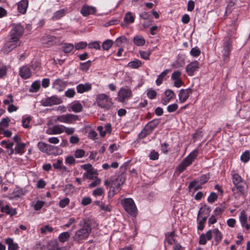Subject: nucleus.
<instances>
[{
  "label": "nucleus",
  "mask_w": 250,
  "mask_h": 250,
  "mask_svg": "<svg viewBox=\"0 0 250 250\" xmlns=\"http://www.w3.org/2000/svg\"><path fill=\"white\" fill-rule=\"evenodd\" d=\"M231 176L233 185L244 181L241 177L234 171H232Z\"/></svg>",
  "instance_id": "nucleus-32"
},
{
  "label": "nucleus",
  "mask_w": 250,
  "mask_h": 250,
  "mask_svg": "<svg viewBox=\"0 0 250 250\" xmlns=\"http://www.w3.org/2000/svg\"><path fill=\"white\" fill-rule=\"evenodd\" d=\"M62 102L61 98L56 96H53L47 98L41 101L42 104L44 106H52L55 104H58Z\"/></svg>",
  "instance_id": "nucleus-10"
},
{
  "label": "nucleus",
  "mask_w": 250,
  "mask_h": 250,
  "mask_svg": "<svg viewBox=\"0 0 250 250\" xmlns=\"http://www.w3.org/2000/svg\"><path fill=\"white\" fill-rule=\"evenodd\" d=\"M181 75V72L180 71H175L172 74L171 79L173 80L180 79Z\"/></svg>",
  "instance_id": "nucleus-64"
},
{
  "label": "nucleus",
  "mask_w": 250,
  "mask_h": 250,
  "mask_svg": "<svg viewBox=\"0 0 250 250\" xmlns=\"http://www.w3.org/2000/svg\"><path fill=\"white\" fill-rule=\"evenodd\" d=\"M232 48V41L230 37L226 38L223 42V49L222 50L223 57L225 61L229 56Z\"/></svg>",
  "instance_id": "nucleus-7"
},
{
  "label": "nucleus",
  "mask_w": 250,
  "mask_h": 250,
  "mask_svg": "<svg viewBox=\"0 0 250 250\" xmlns=\"http://www.w3.org/2000/svg\"><path fill=\"white\" fill-rule=\"evenodd\" d=\"M200 218H202V219L198 220V229L202 230L204 228V224L206 223L207 218L206 217H200Z\"/></svg>",
  "instance_id": "nucleus-47"
},
{
  "label": "nucleus",
  "mask_w": 250,
  "mask_h": 250,
  "mask_svg": "<svg viewBox=\"0 0 250 250\" xmlns=\"http://www.w3.org/2000/svg\"><path fill=\"white\" fill-rule=\"evenodd\" d=\"M1 211L2 212L6 213L10 216H13L17 213L15 208H10L9 206L6 205L5 206L1 208Z\"/></svg>",
  "instance_id": "nucleus-25"
},
{
  "label": "nucleus",
  "mask_w": 250,
  "mask_h": 250,
  "mask_svg": "<svg viewBox=\"0 0 250 250\" xmlns=\"http://www.w3.org/2000/svg\"><path fill=\"white\" fill-rule=\"evenodd\" d=\"M198 181L197 180H194L191 182L188 186V188L191 189L192 188H194V191H196L199 189L202 188V185H197L198 183Z\"/></svg>",
  "instance_id": "nucleus-36"
},
{
  "label": "nucleus",
  "mask_w": 250,
  "mask_h": 250,
  "mask_svg": "<svg viewBox=\"0 0 250 250\" xmlns=\"http://www.w3.org/2000/svg\"><path fill=\"white\" fill-rule=\"evenodd\" d=\"M71 109L74 112H80L83 109L82 104L80 102L75 103L71 106Z\"/></svg>",
  "instance_id": "nucleus-34"
},
{
  "label": "nucleus",
  "mask_w": 250,
  "mask_h": 250,
  "mask_svg": "<svg viewBox=\"0 0 250 250\" xmlns=\"http://www.w3.org/2000/svg\"><path fill=\"white\" fill-rule=\"evenodd\" d=\"M65 11L64 9H62L56 12L53 16L52 17V19L53 20H59L64 16L65 14Z\"/></svg>",
  "instance_id": "nucleus-39"
},
{
  "label": "nucleus",
  "mask_w": 250,
  "mask_h": 250,
  "mask_svg": "<svg viewBox=\"0 0 250 250\" xmlns=\"http://www.w3.org/2000/svg\"><path fill=\"white\" fill-rule=\"evenodd\" d=\"M121 185H122L115 180L111 182V186L113 188V191L114 194L117 193L120 190Z\"/></svg>",
  "instance_id": "nucleus-38"
},
{
  "label": "nucleus",
  "mask_w": 250,
  "mask_h": 250,
  "mask_svg": "<svg viewBox=\"0 0 250 250\" xmlns=\"http://www.w3.org/2000/svg\"><path fill=\"white\" fill-rule=\"evenodd\" d=\"M190 53L193 57H198L200 55L201 51L199 48L194 47L191 49Z\"/></svg>",
  "instance_id": "nucleus-58"
},
{
  "label": "nucleus",
  "mask_w": 250,
  "mask_h": 250,
  "mask_svg": "<svg viewBox=\"0 0 250 250\" xmlns=\"http://www.w3.org/2000/svg\"><path fill=\"white\" fill-rule=\"evenodd\" d=\"M23 27L20 24H14L10 32V37L17 38L18 40H20V38L23 33Z\"/></svg>",
  "instance_id": "nucleus-9"
},
{
  "label": "nucleus",
  "mask_w": 250,
  "mask_h": 250,
  "mask_svg": "<svg viewBox=\"0 0 250 250\" xmlns=\"http://www.w3.org/2000/svg\"><path fill=\"white\" fill-rule=\"evenodd\" d=\"M212 238L211 230L208 231L206 234H202L200 236L199 243L201 245H205L207 241L210 240Z\"/></svg>",
  "instance_id": "nucleus-19"
},
{
  "label": "nucleus",
  "mask_w": 250,
  "mask_h": 250,
  "mask_svg": "<svg viewBox=\"0 0 250 250\" xmlns=\"http://www.w3.org/2000/svg\"><path fill=\"white\" fill-rule=\"evenodd\" d=\"M79 120V116L72 114H67L58 116L56 121L67 124H73Z\"/></svg>",
  "instance_id": "nucleus-6"
},
{
  "label": "nucleus",
  "mask_w": 250,
  "mask_h": 250,
  "mask_svg": "<svg viewBox=\"0 0 250 250\" xmlns=\"http://www.w3.org/2000/svg\"><path fill=\"white\" fill-rule=\"evenodd\" d=\"M139 53L142 59L146 60H149V56L151 54V51L149 50L147 51L140 50Z\"/></svg>",
  "instance_id": "nucleus-42"
},
{
  "label": "nucleus",
  "mask_w": 250,
  "mask_h": 250,
  "mask_svg": "<svg viewBox=\"0 0 250 250\" xmlns=\"http://www.w3.org/2000/svg\"><path fill=\"white\" fill-rule=\"evenodd\" d=\"M142 63L141 61L138 60H135L133 61L130 62L128 63V66L131 68H138L141 66Z\"/></svg>",
  "instance_id": "nucleus-35"
},
{
  "label": "nucleus",
  "mask_w": 250,
  "mask_h": 250,
  "mask_svg": "<svg viewBox=\"0 0 250 250\" xmlns=\"http://www.w3.org/2000/svg\"><path fill=\"white\" fill-rule=\"evenodd\" d=\"M193 92L191 88L182 89L180 90L178 96L181 103L185 102L188 98L189 95Z\"/></svg>",
  "instance_id": "nucleus-13"
},
{
  "label": "nucleus",
  "mask_w": 250,
  "mask_h": 250,
  "mask_svg": "<svg viewBox=\"0 0 250 250\" xmlns=\"http://www.w3.org/2000/svg\"><path fill=\"white\" fill-rule=\"evenodd\" d=\"M178 108V105L176 104H173L169 105L167 107V110L168 112H173L176 111Z\"/></svg>",
  "instance_id": "nucleus-62"
},
{
  "label": "nucleus",
  "mask_w": 250,
  "mask_h": 250,
  "mask_svg": "<svg viewBox=\"0 0 250 250\" xmlns=\"http://www.w3.org/2000/svg\"><path fill=\"white\" fill-rule=\"evenodd\" d=\"M25 147V144L24 143L16 144L15 147V153L22 154L24 152Z\"/></svg>",
  "instance_id": "nucleus-31"
},
{
  "label": "nucleus",
  "mask_w": 250,
  "mask_h": 250,
  "mask_svg": "<svg viewBox=\"0 0 250 250\" xmlns=\"http://www.w3.org/2000/svg\"><path fill=\"white\" fill-rule=\"evenodd\" d=\"M53 230V228L48 225H45L41 229V231L42 233L45 234L47 231L51 232Z\"/></svg>",
  "instance_id": "nucleus-60"
},
{
  "label": "nucleus",
  "mask_w": 250,
  "mask_h": 250,
  "mask_svg": "<svg viewBox=\"0 0 250 250\" xmlns=\"http://www.w3.org/2000/svg\"><path fill=\"white\" fill-rule=\"evenodd\" d=\"M19 75L21 78L27 79L31 77L32 72L27 65H24L20 68Z\"/></svg>",
  "instance_id": "nucleus-15"
},
{
  "label": "nucleus",
  "mask_w": 250,
  "mask_h": 250,
  "mask_svg": "<svg viewBox=\"0 0 250 250\" xmlns=\"http://www.w3.org/2000/svg\"><path fill=\"white\" fill-rule=\"evenodd\" d=\"M97 105L102 108L109 110L113 105L111 99L105 94H100L97 96Z\"/></svg>",
  "instance_id": "nucleus-3"
},
{
  "label": "nucleus",
  "mask_w": 250,
  "mask_h": 250,
  "mask_svg": "<svg viewBox=\"0 0 250 250\" xmlns=\"http://www.w3.org/2000/svg\"><path fill=\"white\" fill-rule=\"evenodd\" d=\"M132 96L131 90L128 88H121L118 93V101L121 103H124Z\"/></svg>",
  "instance_id": "nucleus-8"
},
{
  "label": "nucleus",
  "mask_w": 250,
  "mask_h": 250,
  "mask_svg": "<svg viewBox=\"0 0 250 250\" xmlns=\"http://www.w3.org/2000/svg\"><path fill=\"white\" fill-rule=\"evenodd\" d=\"M134 44L137 46H143L145 44L146 41L141 36H136L133 38Z\"/></svg>",
  "instance_id": "nucleus-28"
},
{
  "label": "nucleus",
  "mask_w": 250,
  "mask_h": 250,
  "mask_svg": "<svg viewBox=\"0 0 250 250\" xmlns=\"http://www.w3.org/2000/svg\"><path fill=\"white\" fill-rule=\"evenodd\" d=\"M74 45L71 43H66L63 44L62 49L64 53H68L70 52L74 48Z\"/></svg>",
  "instance_id": "nucleus-41"
},
{
  "label": "nucleus",
  "mask_w": 250,
  "mask_h": 250,
  "mask_svg": "<svg viewBox=\"0 0 250 250\" xmlns=\"http://www.w3.org/2000/svg\"><path fill=\"white\" fill-rule=\"evenodd\" d=\"M70 236L69 233L66 231L61 233L59 236L58 239L61 242L64 243L69 240Z\"/></svg>",
  "instance_id": "nucleus-33"
},
{
  "label": "nucleus",
  "mask_w": 250,
  "mask_h": 250,
  "mask_svg": "<svg viewBox=\"0 0 250 250\" xmlns=\"http://www.w3.org/2000/svg\"><path fill=\"white\" fill-rule=\"evenodd\" d=\"M91 88V85L88 83L79 84L77 86V90L78 93H83L84 92L89 91Z\"/></svg>",
  "instance_id": "nucleus-23"
},
{
  "label": "nucleus",
  "mask_w": 250,
  "mask_h": 250,
  "mask_svg": "<svg viewBox=\"0 0 250 250\" xmlns=\"http://www.w3.org/2000/svg\"><path fill=\"white\" fill-rule=\"evenodd\" d=\"M113 42L111 40H106L102 44V47L104 50H108L113 45Z\"/></svg>",
  "instance_id": "nucleus-43"
},
{
  "label": "nucleus",
  "mask_w": 250,
  "mask_h": 250,
  "mask_svg": "<svg viewBox=\"0 0 250 250\" xmlns=\"http://www.w3.org/2000/svg\"><path fill=\"white\" fill-rule=\"evenodd\" d=\"M159 154L157 152L155 151L154 150H152L149 155V158L152 160H156L158 159L159 158Z\"/></svg>",
  "instance_id": "nucleus-56"
},
{
  "label": "nucleus",
  "mask_w": 250,
  "mask_h": 250,
  "mask_svg": "<svg viewBox=\"0 0 250 250\" xmlns=\"http://www.w3.org/2000/svg\"><path fill=\"white\" fill-rule=\"evenodd\" d=\"M69 203V199L68 198H65L61 200L59 202V206L61 208L65 207Z\"/></svg>",
  "instance_id": "nucleus-61"
},
{
  "label": "nucleus",
  "mask_w": 250,
  "mask_h": 250,
  "mask_svg": "<svg viewBox=\"0 0 250 250\" xmlns=\"http://www.w3.org/2000/svg\"><path fill=\"white\" fill-rule=\"evenodd\" d=\"M85 151L83 149H78L74 153V156L76 158H81L84 156Z\"/></svg>",
  "instance_id": "nucleus-51"
},
{
  "label": "nucleus",
  "mask_w": 250,
  "mask_h": 250,
  "mask_svg": "<svg viewBox=\"0 0 250 250\" xmlns=\"http://www.w3.org/2000/svg\"><path fill=\"white\" fill-rule=\"evenodd\" d=\"M96 11L95 7L84 5L81 10V13L83 16H87L90 14H94Z\"/></svg>",
  "instance_id": "nucleus-18"
},
{
  "label": "nucleus",
  "mask_w": 250,
  "mask_h": 250,
  "mask_svg": "<svg viewBox=\"0 0 250 250\" xmlns=\"http://www.w3.org/2000/svg\"><path fill=\"white\" fill-rule=\"evenodd\" d=\"M5 243L8 245V250H17L19 248L17 244L14 243L12 238H7L5 240Z\"/></svg>",
  "instance_id": "nucleus-27"
},
{
  "label": "nucleus",
  "mask_w": 250,
  "mask_h": 250,
  "mask_svg": "<svg viewBox=\"0 0 250 250\" xmlns=\"http://www.w3.org/2000/svg\"><path fill=\"white\" fill-rule=\"evenodd\" d=\"M198 154V151L197 149L194 150L186 158H185L182 162L177 167V169L180 173L184 171L186 168L189 166L192 162L195 160Z\"/></svg>",
  "instance_id": "nucleus-2"
},
{
  "label": "nucleus",
  "mask_w": 250,
  "mask_h": 250,
  "mask_svg": "<svg viewBox=\"0 0 250 250\" xmlns=\"http://www.w3.org/2000/svg\"><path fill=\"white\" fill-rule=\"evenodd\" d=\"M158 124L159 121L158 120H154L150 121L147 124L144 129L142 131L140 135H141L142 137L146 136L147 135L151 133V132L157 126Z\"/></svg>",
  "instance_id": "nucleus-11"
},
{
  "label": "nucleus",
  "mask_w": 250,
  "mask_h": 250,
  "mask_svg": "<svg viewBox=\"0 0 250 250\" xmlns=\"http://www.w3.org/2000/svg\"><path fill=\"white\" fill-rule=\"evenodd\" d=\"M64 131V126L62 125H55L52 128L46 130V133L49 135L61 134Z\"/></svg>",
  "instance_id": "nucleus-16"
},
{
  "label": "nucleus",
  "mask_w": 250,
  "mask_h": 250,
  "mask_svg": "<svg viewBox=\"0 0 250 250\" xmlns=\"http://www.w3.org/2000/svg\"><path fill=\"white\" fill-rule=\"evenodd\" d=\"M95 204L98 206L100 209L102 210H106V211H110V209L108 207H105L104 206V204L103 202L100 201H97L95 202Z\"/></svg>",
  "instance_id": "nucleus-52"
},
{
  "label": "nucleus",
  "mask_w": 250,
  "mask_h": 250,
  "mask_svg": "<svg viewBox=\"0 0 250 250\" xmlns=\"http://www.w3.org/2000/svg\"><path fill=\"white\" fill-rule=\"evenodd\" d=\"M169 72V69H166L158 76V78L156 80V83L157 85H160L162 83L164 78L167 76Z\"/></svg>",
  "instance_id": "nucleus-29"
},
{
  "label": "nucleus",
  "mask_w": 250,
  "mask_h": 250,
  "mask_svg": "<svg viewBox=\"0 0 250 250\" xmlns=\"http://www.w3.org/2000/svg\"><path fill=\"white\" fill-rule=\"evenodd\" d=\"M245 185L246 183L244 181L234 184V187L232 188L233 193L235 194H237L238 195H246Z\"/></svg>",
  "instance_id": "nucleus-12"
},
{
  "label": "nucleus",
  "mask_w": 250,
  "mask_h": 250,
  "mask_svg": "<svg viewBox=\"0 0 250 250\" xmlns=\"http://www.w3.org/2000/svg\"><path fill=\"white\" fill-rule=\"evenodd\" d=\"M121 204L128 213L132 216H136L137 208L131 198H125L121 201Z\"/></svg>",
  "instance_id": "nucleus-4"
},
{
  "label": "nucleus",
  "mask_w": 250,
  "mask_h": 250,
  "mask_svg": "<svg viewBox=\"0 0 250 250\" xmlns=\"http://www.w3.org/2000/svg\"><path fill=\"white\" fill-rule=\"evenodd\" d=\"M124 20L128 23H133L134 21V18L131 12H127L124 18Z\"/></svg>",
  "instance_id": "nucleus-48"
},
{
  "label": "nucleus",
  "mask_w": 250,
  "mask_h": 250,
  "mask_svg": "<svg viewBox=\"0 0 250 250\" xmlns=\"http://www.w3.org/2000/svg\"><path fill=\"white\" fill-rule=\"evenodd\" d=\"M208 179L209 176L208 175H203L200 177L198 181L201 185H203L205 184Z\"/></svg>",
  "instance_id": "nucleus-63"
},
{
  "label": "nucleus",
  "mask_w": 250,
  "mask_h": 250,
  "mask_svg": "<svg viewBox=\"0 0 250 250\" xmlns=\"http://www.w3.org/2000/svg\"><path fill=\"white\" fill-rule=\"evenodd\" d=\"M211 231L212 235L213 234L214 235V239L216 242L217 244H218L222 240V234L217 229H213L211 230Z\"/></svg>",
  "instance_id": "nucleus-26"
},
{
  "label": "nucleus",
  "mask_w": 250,
  "mask_h": 250,
  "mask_svg": "<svg viewBox=\"0 0 250 250\" xmlns=\"http://www.w3.org/2000/svg\"><path fill=\"white\" fill-rule=\"evenodd\" d=\"M147 96L150 99H153L156 97L157 92L152 89H148L147 92Z\"/></svg>",
  "instance_id": "nucleus-50"
},
{
  "label": "nucleus",
  "mask_w": 250,
  "mask_h": 250,
  "mask_svg": "<svg viewBox=\"0 0 250 250\" xmlns=\"http://www.w3.org/2000/svg\"><path fill=\"white\" fill-rule=\"evenodd\" d=\"M210 211L211 208L209 207L204 206L201 208L198 212L197 220H199L200 217H206L207 218L210 214Z\"/></svg>",
  "instance_id": "nucleus-20"
},
{
  "label": "nucleus",
  "mask_w": 250,
  "mask_h": 250,
  "mask_svg": "<svg viewBox=\"0 0 250 250\" xmlns=\"http://www.w3.org/2000/svg\"><path fill=\"white\" fill-rule=\"evenodd\" d=\"M48 144H46L42 142L38 143L37 146L39 150L43 153H46V147H47Z\"/></svg>",
  "instance_id": "nucleus-46"
},
{
  "label": "nucleus",
  "mask_w": 250,
  "mask_h": 250,
  "mask_svg": "<svg viewBox=\"0 0 250 250\" xmlns=\"http://www.w3.org/2000/svg\"><path fill=\"white\" fill-rule=\"evenodd\" d=\"M91 62L88 61L86 62L80 63V69L82 70H87L91 65Z\"/></svg>",
  "instance_id": "nucleus-53"
},
{
  "label": "nucleus",
  "mask_w": 250,
  "mask_h": 250,
  "mask_svg": "<svg viewBox=\"0 0 250 250\" xmlns=\"http://www.w3.org/2000/svg\"><path fill=\"white\" fill-rule=\"evenodd\" d=\"M31 120V119L30 117H26L24 119H23L22 120V126L24 128H29V124Z\"/></svg>",
  "instance_id": "nucleus-57"
},
{
  "label": "nucleus",
  "mask_w": 250,
  "mask_h": 250,
  "mask_svg": "<svg viewBox=\"0 0 250 250\" xmlns=\"http://www.w3.org/2000/svg\"><path fill=\"white\" fill-rule=\"evenodd\" d=\"M239 221L242 227L243 228H245L247 230H249L248 218L244 210H243L241 211L239 216Z\"/></svg>",
  "instance_id": "nucleus-21"
},
{
  "label": "nucleus",
  "mask_w": 250,
  "mask_h": 250,
  "mask_svg": "<svg viewBox=\"0 0 250 250\" xmlns=\"http://www.w3.org/2000/svg\"><path fill=\"white\" fill-rule=\"evenodd\" d=\"M40 88V83L39 81L34 82L31 85L30 91L32 92H37Z\"/></svg>",
  "instance_id": "nucleus-44"
},
{
  "label": "nucleus",
  "mask_w": 250,
  "mask_h": 250,
  "mask_svg": "<svg viewBox=\"0 0 250 250\" xmlns=\"http://www.w3.org/2000/svg\"><path fill=\"white\" fill-rule=\"evenodd\" d=\"M250 159V154L249 151L248 150L245 151L244 153H242L241 156V160L244 163H247L248 162Z\"/></svg>",
  "instance_id": "nucleus-45"
},
{
  "label": "nucleus",
  "mask_w": 250,
  "mask_h": 250,
  "mask_svg": "<svg viewBox=\"0 0 250 250\" xmlns=\"http://www.w3.org/2000/svg\"><path fill=\"white\" fill-rule=\"evenodd\" d=\"M67 82L63 81L60 79H58L53 83V87L58 91H62L67 86Z\"/></svg>",
  "instance_id": "nucleus-17"
},
{
  "label": "nucleus",
  "mask_w": 250,
  "mask_h": 250,
  "mask_svg": "<svg viewBox=\"0 0 250 250\" xmlns=\"http://www.w3.org/2000/svg\"><path fill=\"white\" fill-rule=\"evenodd\" d=\"M21 44V41L18 40L17 38L10 37V38L2 48L1 52L7 54L17 47L19 46Z\"/></svg>",
  "instance_id": "nucleus-5"
},
{
  "label": "nucleus",
  "mask_w": 250,
  "mask_h": 250,
  "mask_svg": "<svg viewBox=\"0 0 250 250\" xmlns=\"http://www.w3.org/2000/svg\"><path fill=\"white\" fill-rule=\"evenodd\" d=\"M10 120L8 117L3 118L0 122V131L3 130L4 128L8 127Z\"/></svg>",
  "instance_id": "nucleus-40"
},
{
  "label": "nucleus",
  "mask_w": 250,
  "mask_h": 250,
  "mask_svg": "<svg viewBox=\"0 0 250 250\" xmlns=\"http://www.w3.org/2000/svg\"><path fill=\"white\" fill-rule=\"evenodd\" d=\"M199 62L197 61L191 62L186 66V72L188 76H192L198 69Z\"/></svg>",
  "instance_id": "nucleus-14"
},
{
  "label": "nucleus",
  "mask_w": 250,
  "mask_h": 250,
  "mask_svg": "<svg viewBox=\"0 0 250 250\" xmlns=\"http://www.w3.org/2000/svg\"><path fill=\"white\" fill-rule=\"evenodd\" d=\"M59 148L57 146L48 144L45 153L49 155H56L59 154Z\"/></svg>",
  "instance_id": "nucleus-24"
},
{
  "label": "nucleus",
  "mask_w": 250,
  "mask_h": 250,
  "mask_svg": "<svg viewBox=\"0 0 250 250\" xmlns=\"http://www.w3.org/2000/svg\"><path fill=\"white\" fill-rule=\"evenodd\" d=\"M127 42V38L124 36H122L118 38L115 41V45L118 47H122L123 44L126 43Z\"/></svg>",
  "instance_id": "nucleus-30"
},
{
  "label": "nucleus",
  "mask_w": 250,
  "mask_h": 250,
  "mask_svg": "<svg viewBox=\"0 0 250 250\" xmlns=\"http://www.w3.org/2000/svg\"><path fill=\"white\" fill-rule=\"evenodd\" d=\"M87 45L86 42H81L76 43L75 45V47L76 50L83 49L85 48Z\"/></svg>",
  "instance_id": "nucleus-55"
},
{
  "label": "nucleus",
  "mask_w": 250,
  "mask_h": 250,
  "mask_svg": "<svg viewBox=\"0 0 250 250\" xmlns=\"http://www.w3.org/2000/svg\"><path fill=\"white\" fill-rule=\"evenodd\" d=\"M125 175L124 173H122L115 180L117 181L119 183L123 185L125 181Z\"/></svg>",
  "instance_id": "nucleus-59"
},
{
  "label": "nucleus",
  "mask_w": 250,
  "mask_h": 250,
  "mask_svg": "<svg viewBox=\"0 0 250 250\" xmlns=\"http://www.w3.org/2000/svg\"><path fill=\"white\" fill-rule=\"evenodd\" d=\"M79 225L81 228L76 231L73 238L74 241L80 243L88 237L92 229L90 224L85 219L82 220Z\"/></svg>",
  "instance_id": "nucleus-1"
},
{
  "label": "nucleus",
  "mask_w": 250,
  "mask_h": 250,
  "mask_svg": "<svg viewBox=\"0 0 250 250\" xmlns=\"http://www.w3.org/2000/svg\"><path fill=\"white\" fill-rule=\"evenodd\" d=\"M165 97L169 100L172 99L175 96L174 92L170 89L167 90L165 92Z\"/></svg>",
  "instance_id": "nucleus-49"
},
{
  "label": "nucleus",
  "mask_w": 250,
  "mask_h": 250,
  "mask_svg": "<svg viewBox=\"0 0 250 250\" xmlns=\"http://www.w3.org/2000/svg\"><path fill=\"white\" fill-rule=\"evenodd\" d=\"M218 198L217 195L214 192H211L208 198V201L209 203H212L217 200Z\"/></svg>",
  "instance_id": "nucleus-54"
},
{
  "label": "nucleus",
  "mask_w": 250,
  "mask_h": 250,
  "mask_svg": "<svg viewBox=\"0 0 250 250\" xmlns=\"http://www.w3.org/2000/svg\"><path fill=\"white\" fill-rule=\"evenodd\" d=\"M28 6V0H21L18 3V12L21 14H25Z\"/></svg>",
  "instance_id": "nucleus-22"
},
{
  "label": "nucleus",
  "mask_w": 250,
  "mask_h": 250,
  "mask_svg": "<svg viewBox=\"0 0 250 250\" xmlns=\"http://www.w3.org/2000/svg\"><path fill=\"white\" fill-rule=\"evenodd\" d=\"M81 167L86 170V173L90 175H94V168L90 164H85L81 166Z\"/></svg>",
  "instance_id": "nucleus-37"
}]
</instances>
